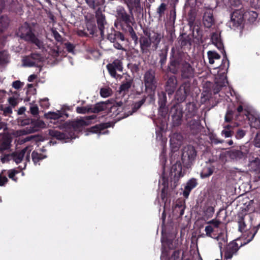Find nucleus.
Segmentation results:
<instances>
[{"instance_id":"f257e3e1","label":"nucleus","mask_w":260,"mask_h":260,"mask_svg":"<svg viewBox=\"0 0 260 260\" xmlns=\"http://www.w3.org/2000/svg\"><path fill=\"white\" fill-rule=\"evenodd\" d=\"M116 17L117 20L120 23L123 22L125 23L128 28V31L132 34H134V31L131 24L134 23V18L133 16H130L126 12L125 10L122 7L119 6L117 8L116 11Z\"/></svg>"},{"instance_id":"f03ea898","label":"nucleus","mask_w":260,"mask_h":260,"mask_svg":"<svg viewBox=\"0 0 260 260\" xmlns=\"http://www.w3.org/2000/svg\"><path fill=\"white\" fill-rule=\"evenodd\" d=\"M197 156V151L195 148L188 145L183 147L182 150V160L184 165L188 168L192 164Z\"/></svg>"},{"instance_id":"7ed1b4c3","label":"nucleus","mask_w":260,"mask_h":260,"mask_svg":"<svg viewBox=\"0 0 260 260\" xmlns=\"http://www.w3.org/2000/svg\"><path fill=\"white\" fill-rule=\"evenodd\" d=\"M32 150L31 146H28L22 149L20 152L12 153L13 160L16 163L21 162L24 158L25 162L23 166H19L20 169H24L26 167V162L29 161V154Z\"/></svg>"},{"instance_id":"20e7f679","label":"nucleus","mask_w":260,"mask_h":260,"mask_svg":"<svg viewBox=\"0 0 260 260\" xmlns=\"http://www.w3.org/2000/svg\"><path fill=\"white\" fill-rule=\"evenodd\" d=\"M46 126L44 121L37 120L32 122L30 125L22 129L17 132V134L19 136L25 135L35 133L39 131L40 128H44Z\"/></svg>"},{"instance_id":"39448f33","label":"nucleus","mask_w":260,"mask_h":260,"mask_svg":"<svg viewBox=\"0 0 260 260\" xmlns=\"http://www.w3.org/2000/svg\"><path fill=\"white\" fill-rule=\"evenodd\" d=\"M107 68L109 73L112 77L116 79L121 78V76L116 73L117 71H122L123 68L122 66V62L120 60H114L111 63L107 64Z\"/></svg>"},{"instance_id":"423d86ee","label":"nucleus","mask_w":260,"mask_h":260,"mask_svg":"<svg viewBox=\"0 0 260 260\" xmlns=\"http://www.w3.org/2000/svg\"><path fill=\"white\" fill-rule=\"evenodd\" d=\"M18 35L21 38L27 41H29L34 36L27 23H25L19 28Z\"/></svg>"},{"instance_id":"0eeeda50","label":"nucleus","mask_w":260,"mask_h":260,"mask_svg":"<svg viewBox=\"0 0 260 260\" xmlns=\"http://www.w3.org/2000/svg\"><path fill=\"white\" fill-rule=\"evenodd\" d=\"M95 115H91L77 119L73 122V126L75 129L80 130V128L82 126L90 124V121L95 119Z\"/></svg>"},{"instance_id":"6e6552de","label":"nucleus","mask_w":260,"mask_h":260,"mask_svg":"<svg viewBox=\"0 0 260 260\" xmlns=\"http://www.w3.org/2000/svg\"><path fill=\"white\" fill-rule=\"evenodd\" d=\"M189 92V84L186 82L184 83L180 87L179 89L176 92V98L177 100L181 102L184 101Z\"/></svg>"},{"instance_id":"1a4fd4ad","label":"nucleus","mask_w":260,"mask_h":260,"mask_svg":"<svg viewBox=\"0 0 260 260\" xmlns=\"http://www.w3.org/2000/svg\"><path fill=\"white\" fill-rule=\"evenodd\" d=\"M183 140L182 135L179 133H174L170 136V145L174 149H177L182 144Z\"/></svg>"},{"instance_id":"9d476101","label":"nucleus","mask_w":260,"mask_h":260,"mask_svg":"<svg viewBox=\"0 0 260 260\" xmlns=\"http://www.w3.org/2000/svg\"><path fill=\"white\" fill-rule=\"evenodd\" d=\"M245 115L247 117L251 127L259 128L260 127V118L257 115L251 114L249 111L244 110Z\"/></svg>"},{"instance_id":"9b49d317","label":"nucleus","mask_w":260,"mask_h":260,"mask_svg":"<svg viewBox=\"0 0 260 260\" xmlns=\"http://www.w3.org/2000/svg\"><path fill=\"white\" fill-rule=\"evenodd\" d=\"M194 69L189 63L184 62L182 65L181 76L183 78H191L193 77Z\"/></svg>"},{"instance_id":"f8f14e48","label":"nucleus","mask_w":260,"mask_h":260,"mask_svg":"<svg viewBox=\"0 0 260 260\" xmlns=\"http://www.w3.org/2000/svg\"><path fill=\"white\" fill-rule=\"evenodd\" d=\"M203 22L204 26L207 28H210L214 22L213 13L211 10H207L204 14Z\"/></svg>"},{"instance_id":"ddd939ff","label":"nucleus","mask_w":260,"mask_h":260,"mask_svg":"<svg viewBox=\"0 0 260 260\" xmlns=\"http://www.w3.org/2000/svg\"><path fill=\"white\" fill-rule=\"evenodd\" d=\"M140 43L141 49L143 53H147L152 44L149 37L147 36L140 38Z\"/></svg>"},{"instance_id":"4468645a","label":"nucleus","mask_w":260,"mask_h":260,"mask_svg":"<svg viewBox=\"0 0 260 260\" xmlns=\"http://www.w3.org/2000/svg\"><path fill=\"white\" fill-rule=\"evenodd\" d=\"M125 3L131 14L133 10L137 11H140L141 10L140 0H125Z\"/></svg>"},{"instance_id":"2eb2a0df","label":"nucleus","mask_w":260,"mask_h":260,"mask_svg":"<svg viewBox=\"0 0 260 260\" xmlns=\"http://www.w3.org/2000/svg\"><path fill=\"white\" fill-rule=\"evenodd\" d=\"M144 81L146 88L153 89L154 87V75L153 73L147 72L144 75Z\"/></svg>"},{"instance_id":"dca6fc26","label":"nucleus","mask_w":260,"mask_h":260,"mask_svg":"<svg viewBox=\"0 0 260 260\" xmlns=\"http://www.w3.org/2000/svg\"><path fill=\"white\" fill-rule=\"evenodd\" d=\"M96 20L97 23L98 25L99 28L100 30L101 35L103 37L104 34V28L105 25L106 24V21L105 20V17L104 15H103L100 12H98L96 13Z\"/></svg>"},{"instance_id":"f3484780","label":"nucleus","mask_w":260,"mask_h":260,"mask_svg":"<svg viewBox=\"0 0 260 260\" xmlns=\"http://www.w3.org/2000/svg\"><path fill=\"white\" fill-rule=\"evenodd\" d=\"M144 34H145L146 36H148L149 37L152 44L153 43L156 46L160 42L162 38V36L160 34H158L157 32H155L154 31H144Z\"/></svg>"},{"instance_id":"a211bd4d","label":"nucleus","mask_w":260,"mask_h":260,"mask_svg":"<svg viewBox=\"0 0 260 260\" xmlns=\"http://www.w3.org/2000/svg\"><path fill=\"white\" fill-rule=\"evenodd\" d=\"M172 112L173 113L172 117L174 125H179L181 123L182 113L180 110L175 109L172 110Z\"/></svg>"},{"instance_id":"6ab92c4d","label":"nucleus","mask_w":260,"mask_h":260,"mask_svg":"<svg viewBox=\"0 0 260 260\" xmlns=\"http://www.w3.org/2000/svg\"><path fill=\"white\" fill-rule=\"evenodd\" d=\"M172 174H174L175 177H180L183 176L182 172V166L180 162H177L172 167Z\"/></svg>"},{"instance_id":"aec40b11","label":"nucleus","mask_w":260,"mask_h":260,"mask_svg":"<svg viewBox=\"0 0 260 260\" xmlns=\"http://www.w3.org/2000/svg\"><path fill=\"white\" fill-rule=\"evenodd\" d=\"M238 14L237 12H234L231 16V23L235 27L239 26L243 22V16L241 15L238 16Z\"/></svg>"},{"instance_id":"412c9836","label":"nucleus","mask_w":260,"mask_h":260,"mask_svg":"<svg viewBox=\"0 0 260 260\" xmlns=\"http://www.w3.org/2000/svg\"><path fill=\"white\" fill-rule=\"evenodd\" d=\"M211 41L213 44L219 49H222L223 44L221 41L219 35L218 33H213L211 36Z\"/></svg>"},{"instance_id":"4be33fe9","label":"nucleus","mask_w":260,"mask_h":260,"mask_svg":"<svg viewBox=\"0 0 260 260\" xmlns=\"http://www.w3.org/2000/svg\"><path fill=\"white\" fill-rule=\"evenodd\" d=\"M207 55L209 62L211 64H213L216 60H219L220 58V55L214 51H209L207 52Z\"/></svg>"},{"instance_id":"5701e85b","label":"nucleus","mask_w":260,"mask_h":260,"mask_svg":"<svg viewBox=\"0 0 260 260\" xmlns=\"http://www.w3.org/2000/svg\"><path fill=\"white\" fill-rule=\"evenodd\" d=\"M11 139L9 135H4L3 137V140H1V150L3 149H8L10 148Z\"/></svg>"},{"instance_id":"b1692460","label":"nucleus","mask_w":260,"mask_h":260,"mask_svg":"<svg viewBox=\"0 0 260 260\" xmlns=\"http://www.w3.org/2000/svg\"><path fill=\"white\" fill-rule=\"evenodd\" d=\"M177 84V80L175 77L172 76L170 77L167 83V90L173 92L176 88Z\"/></svg>"},{"instance_id":"393cba45","label":"nucleus","mask_w":260,"mask_h":260,"mask_svg":"<svg viewBox=\"0 0 260 260\" xmlns=\"http://www.w3.org/2000/svg\"><path fill=\"white\" fill-rule=\"evenodd\" d=\"M215 239L218 241L219 247L220 250H221L222 246L228 241L226 234L223 233H220Z\"/></svg>"},{"instance_id":"a878e982","label":"nucleus","mask_w":260,"mask_h":260,"mask_svg":"<svg viewBox=\"0 0 260 260\" xmlns=\"http://www.w3.org/2000/svg\"><path fill=\"white\" fill-rule=\"evenodd\" d=\"M228 154L231 158L233 159L238 160L244 157L242 153L238 150H233L228 152Z\"/></svg>"},{"instance_id":"bb28decb","label":"nucleus","mask_w":260,"mask_h":260,"mask_svg":"<svg viewBox=\"0 0 260 260\" xmlns=\"http://www.w3.org/2000/svg\"><path fill=\"white\" fill-rule=\"evenodd\" d=\"M63 113L61 111H57L56 112H49L45 114V116L47 119H57L61 117Z\"/></svg>"},{"instance_id":"cd10ccee","label":"nucleus","mask_w":260,"mask_h":260,"mask_svg":"<svg viewBox=\"0 0 260 260\" xmlns=\"http://www.w3.org/2000/svg\"><path fill=\"white\" fill-rule=\"evenodd\" d=\"M106 104L105 102H101L95 104L93 108H91V112L98 113L106 109Z\"/></svg>"},{"instance_id":"c85d7f7f","label":"nucleus","mask_w":260,"mask_h":260,"mask_svg":"<svg viewBox=\"0 0 260 260\" xmlns=\"http://www.w3.org/2000/svg\"><path fill=\"white\" fill-rule=\"evenodd\" d=\"M31 157L34 164L36 165L40 160L45 158L47 156L36 151H33Z\"/></svg>"},{"instance_id":"c756f323","label":"nucleus","mask_w":260,"mask_h":260,"mask_svg":"<svg viewBox=\"0 0 260 260\" xmlns=\"http://www.w3.org/2000/svg\"><path fill=\"white\" fill-rule=\"evenodd\" d=\"M49 134L50 136L56 138L58 140H63L66 138L65 134L54 129L49 131Z\"/></svg>"},{"instance_id":"7c9ffc66","label":"nucleus","mask_w":260,"mask_h":260,"mask_svg":"<svg viewBox=\"0 0 260 260\" xmlns=\"http://www.w3.org/2000/svg\"><path fill=\"white\" fill-rule=\"evenodd\" d=\"M23 66L25 67L35 66V61L32 60L30 56L25 57L22 59Z\"/></svg>"},{"instance_id":"2f4dec72","label":"nucleus","mask_w":260,"mask_h":260,"mask_svg":"<svg viewBox=\"0 0 260 260\" xmlns=\"http://www.w3.org/2000/svg\"><path fill=\"white\" fill-rule=\"evenodd\" d=\"M1 66L4 64H7L10 61V55L7 51H4L1 52Z\"/></svg>"},{"instance_id":"473e14b6","label":"nucleus","mask_w":260,"mask_h":260,"mask_svg":"<svg viewBox=\"0 0 260 260\" xmlns=\"http://www.w3.org/2000/svg\"><path fill=\"white\" fill-rule=\"evenodd\" d=\"M112 93V89L109 87L102 88L100 90V94L103 98H108Z\"/></svg>"},{"instance_id":"72a5a7b5","label":"nucleus","mask_w":260,"mask_h":260,"mask_svg":"<svg viewBox=\"0 0 260 260\" xmlns=\"http://www.w3.org/2000/svg\"><path fill=\"white\" fill-rule=\"evenodd\" d=\"M10 24V19L7 16L1 17V31L7 28Z\"/></svg>"},{"instance_id":"f704fd0d","label":"nucleus","mask_w":260,"mask_h":260,"mask_svg":"<svg viewBox=\"0 0 260 260\" xmlns=\"http://www.w3.org/2000/svg\"><path fill=\"white\" fill-rule=\"evenodd\" d=\"M213 173V170L209 167L205 168L201 173L202 178L207 177Z\"/></svg>"},{"instance_id":"c9c22d12","label":"nucleus","mask_w":260,"mask_h":260,"mask_svg":"<svg viewBox=\"0 0 260 260\" xmlns=\"http://www.w3.org/2000/svg\"><path fill=\"white\" fill-rule=\"evenodd\" d=\"M76 111L78 113L85 114L88 112H91V107H78Z\"/></svg>"},{"instance_id":"e433bc0d","label":"nucleus","mask_w":260,"mask_h":260,"mask_svg":"<svg viewBox=\"0 0 260 260\" xmlns=\"http://www.w3.org/2000/svg\"><path fill=\"white\" fill-rule=\"evenodd\" d=\"M197 185V182L195 179L190 180L186 184L185 189L186 190H191Z\"/></svg>"},{"instance_id":"4c0bfd02","label":"nucleus","mask_w":260,"mask_h":260,"mask_svg":"<svg viewBox=\"0 0 260 260\" xmlns=\"http://www.w3.org/2000/svg\"><path fill=\"white\" fill-rule=\"evenodd\" d=\"M29 41L31 42L32 43H34V44H35L38 47V48L40 49L44 48L43 43L42 41H41L40 40H39V39H38L37 38H36L35 35L34 36V37H32V38Z\"/></svg>"},{"instance_id":"58836bf2","label":"nucleus","mask_w":260,"mask_h":260,"mask_svg":"<svg viewBox=\"0 0 260 260\" xmlns=\"http://www.w3.org/2000/svg\"><path fill=\"white\" fill-rule=\"evenodd\" d=\"M166 9V5L164 3H162L159 6L157 10V13L159 15V19H160L162 15L164 14V12Z\"/></svg>"},{"instance_id":"ea45409f","label":"nucleus","mask_w":260,"mask_h":260,"mask_svg":"<svg viewBox=\"0 0 260 260\" xmlns=\"http://www.w3.org/2000/svg\"><path fill=\"white\" fill-rule=\"evenodd\" d=\"M30 111L31 114L33 115H37L39 113V108L36 105L30 104Z\"/></svg>"},{"instance_id":"a19ab883","label":"nucleus","mask_w":260,"mask_h":260,"mask_svg":"<svg viewBox=\"0 0 260 260\" xmlns=\"http://www.w3.org/2000/svg\"><path fill=\"white\" fill-rule=\"evenodd\" d=\"M32 60L35 61V66L42 60V57L39 54L34 53L30 55Z\"/></svg>"},{"instance_id":"79ce46f5","label":"nucleus","mask_w":260,"mask_h":260,"mask_svg":"<svg viewBox=\"0 0 260 260\" xmlns=\"http://www.w3.org/2000/svg\"><path fill=\"white\" fill-rule=\"evenodd\" d=\"M131 86V83L129 82H126L122 84L120 87V91H124L127 90Z\"/></svg>"},{"instance_id":"37998d69","label":"nucleus","mask_w":260,"mask_h":260,"mask_svg":"<svg viewBox=\"0 0 260 260\" xmlns=\"http://www.w3.org/2000/svg\"><path fill=\"white\" fill-rule=\"evenodd\" d=\"M3 111V114L5 116H10L12 113V108L11 106H8L2 109L1 108V111Z\"/></svg>"},{"instance_id":"c03bdc74","label":"nucleus","mask_w":260,"mask_h":260,"mask_svg":"<svg viewBox=\"0 0 260 260\" xmlns=\"http://www.w3.org/2000/svg\"><path fill=\"white\" fill-rule=\"evenodd\" d=\"M206 235L209 237H212L211 234L213 232V228L211 225H207L205 228Z\"/></svg>"},{"instance_id":"a18cd8bd","label":"nucleus","mask_w":260,"mask_h":260,"mask_svg":"<svg viewBox=\"0 0 260 260\" xmlns=\"http://www.w3.org/2000/svg\"><path fill=\"white\" fill-rule=\"evenodd\" d=\"M40 105L41 107L45 108H48L50 106V104L48 102V99L47 98H45L44 99L41 100Z\"/></svg>"},{"instance_id":"49530a36","label":"nucleus","mask_w":260,"mask_h":260,"mask_svg":"<svg viewBox=\"0 0 260 260\" xmlns=\"http://www.w3.org/2000/svg\"><path fill=\"white\" fill-rule=\"evenodd\" d=\"M254 145L257 147L260 148V134H257L253 141Z\"/></svg>"},{"instance_id":"de8ad7c7","label":"nucleus","mask_w":260,"mask_h":260,"mask_svg":"<svg viewBox=\"0 0 260 260\" xmlns=\"http://www.w3.org/2000/svg\"><path fill=\"white\" fill-rule=\"evenodd\" d=\"M251 167H256L255 170H260V160L258 159L254 160L251 162Z\"/></svg>"},{"instance_id":"09e8293b","label":"nucleus","mask_w":260,"mask_h":260,"mask_svg":"<svg viewBox=\"0 0 260 260\" xmlns=\"http://www.w3.org/2000/svg\"><path fill=\"white\" fill-rule=\"evenodd\" d=\"M10 160H13L12 154L5 155L1 158V161L3 163L8 162Z\"/></svg>"},{"instance_id":"8fccbe9b","label":"nucleus","mask_w":260,"mask_h":260,"mask_svg":"<svg viewBox=\"0 0 260 260\" xmlns=\"http://www.w3.org/2000/svg\"><path fill=\"white\" fill-rule=\"evenodd\" d=\"M240 151H241L242 152L244 157H245L246 156L247 154L249 152V148L247 146L244 145L240 147Z\"/></svg>"},{"instance_id":"3c124183","label":"nucleus","mask_w":260,"mask_h":260,"mask_svg":"<svg viewBox=\"0 0 260 260\" xmlns=\"http://www.w3.org/2000/svg\"><path fill=\"white\" fill-rule=\"evenodd\" d=\"M8 102L10 105V106L12 107V108H14L17 104V100L14 97L9 98Z\"/></svg>"},{"instance_id":"603ef678","label":"nucleus","mask_w":260,"mask_h":260,"mask_svg":"<svg viewBox=\"0 0 260 260\" xmlns=\"http://www.w3.org/2000/svg\"><path fill=\"white\" fill-rule=\"evenodd\" d=\"M245 134L246 132L243 129H239L237 132L236 137L237 139H240L243 138L245 136Z\"/></svg>"},{"instance_id":"864d4df0","label":"nucleus","mask_w":260,"mask_h":260,"mask_svg":"<svg viewBox=\"0 0 260 260\" xmlns=\"http://www.w3.org/2000/svg\"><path fill=\"white\" fill-rule=\"evenodd\" d=\"M188 125L191 129H194L198 126V122L196 120H191L188 123Z\"/></svg>"},{"instance_id":"5fc2aeb1","label":"nucleus","mask_w":260,"mask_h":260,"mask_svg":"<svg viewBox=\"0 0 260 260\" xmlns=\"http://www.w3.org/2000/svg\"><path fill=\"white\" fill-rule=\"evenodd\" d=\"M233 132L229 130L224 129L221 132V134L225 138H229L232 136Z\"/></svg>"},{"instance_id":"6e6d98bb","label":"nucleus","mask_w":260,"mask_h":260,"mask_svg":"<svg viewBox=\"0 0 260 260\" xmlns=\"http://www.w3.org/2000/svg\"><path fill=\"white\" fill-rule=\"evenodd\" d=\"M208 223L212 224L214 228H218L220 223V221L216 219H213L208 221Z\"/></svg>"},{"instance_id":"4d7b16f0","label":"nucleus","mask_w":260,"mask_h":260,"mask_svg":"<svg viewBox=\"0 0 260 260\" xmlns=\"http://www.w3.org/2000/svg\"><path fill=\"white\" fill-rule=\"evenodd\" d=\"M12 86L15 89H18L22 86V84L20 81H15L13 82Z\"/></svg>"},{"instance_id":"13d9d810","label":"nucleus","mask_w":260,"mask_h":260,"mask_svg":"<svg viewBox=\"0 0 260 260\" xmlns=\"http://www.w3.org/2000/svg\"><path fill=\"white\" fill-rule=\"evenodd\" d=\"M232 113L231 111H228L225 116V117H224V119H225V121L226 122H230L232 120Z\"/></svg>"},{"instance_id":"bf43d9fd","label":"nucleus","mask_w":260,"mask_h":260,"mask_svg":"<svg viewBox=\"0 0 260 260\" xmlns=\"http://www.w3.org/2000/svg\"><path fill=\"white\" fill-rule=\"evenodd\" d=\"M115 36L116 38V40H120L122 41H123L124 40V37L123 35L120 32H117L115 34Z\"/></svg>"},{"instance_id":"052dcab7","label":"nucleus","mask_w":260,"mask_h":260,"mask_svg":"<svg viewBox=\"0 0 260 260\" xmlns=\"http://www.w3.org/2000/svg\"><path fill=\"white\" fill-rule=\"evenodd\" d=\"M30 122V119H24V120H19L18 122L19 124L21 126H25L26 125H28Z\"/></svg>"},{"instance_id":"680f3d73","label":"nucleus","mask_w":260,"mask_h":260,"mask_svg":"<svg viewBox=\"0 0 260 260\" xmlns=\"http://www.w3.org/2000/svg\"><path fill=\"white\" fill-rule=\"evenodd\" d=\"M16 172L14 170H10L8 172V175L10 178L16 181V179L15 178V175Z\"/></svg>"},{"instance_id":"e2e57ef3","label":"nucleus","mask_w":260,"mask_h":260,"mask_svg":"<svg viewBox=\"0 0 260 260\" xmlns=\"http://www.w3.org/2000/svg\"><path fill=\"white\" fill-rule=\"evenodd\" d=\"M90 132L92 133H99L100 134L102 133L100 131V128L98 126L91 127Z\"/></svg>"},{"instance_id":"0e129e2a","label":"nucleus","mask_w":260,"mask_h":260,"mask_svg":"<svg viewBox=\"0 0 260 260\" xmlns=\"http://www.w3.org/2000/svg\"><path fill=\"white\" fill-rule=\"evenodd\" d=\"M179 252L174 251L169 260H179L178 257Z\"/></svg>"},{"instance_id":"69168bd1","label":"nucleus","mask_w":260,"mask_h":260,"mask_svg":"<svg viewBox=\"0 0 260 260\" xmlns=\"http://www.w3.org/2000/svg\"><path fill=\"white\" fill-rule=\"evenodd\" d=\"M141 106L137 103H136L135 105H134V110L133 111V112H129L126 116L125 117H127V116H128L129 115H132V113L134 112H135L137 110H138Z\"/></svg>"},{"instance_id":"338daca9","label":"nucleus","mask_w":260,"mask_h":260,"mask_svg":"<svg viewBox=\"0 0 260 260\" xmlns=\"http://www.w3.org/2000/svg\"><path fill=\"white\" fill-rule=\"evenodd\" d=\"M87 5L92 8L95 7V1L94 0H85Z\"/></svg>"},{"instance_id":"774afa93","label":"nucleus","mask_w":260,"mask_h":260,"mask_svg":"<svg viewBox=\"0 0 260 260\" xmlns=\"http://www.w3.org/2000/svg\"><path fill=\"white\" fill-rule=\"evenodd\" d=\"M108 39L111 42H115V41H116V38L115 36V34H110L108 36Z\"/></svg>"}]
</instances>
